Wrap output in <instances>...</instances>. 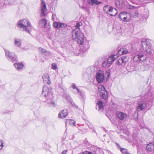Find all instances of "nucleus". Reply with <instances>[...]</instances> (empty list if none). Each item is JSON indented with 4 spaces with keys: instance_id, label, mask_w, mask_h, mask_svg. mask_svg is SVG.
<instances>
[{
    "instance_id": "nucleus-1",
    "label": "nucleus",
    "mask_w": 154,
    "mask_h": 154,
    "mask_svg": "<svg viewBox=\"0 0 154 154\" xmlns=\"http://www.w3.org/2000/svg\"><path fill=\"white\" fill-rule=\"evenodd\" d=\"M52 90L51 88L45 86L43 88L42 94L46 99V102L48 103L50 106L55 107L57 106V104L53 101L54 96Z\"/></svg>"
},
{
    "instance_id": "nucleus-2",
    "label": "nucleus",
    "mask_w": 154,
    "mask_h": 154,
    "mask_svg": "<svg viewBox=\"0 0 154 154\" xmlns=\"http://www.w3.org/2000/svg\"><path fill=\"white\" fill-rule=\"evenodd\" d=\"M17 26L20 29H22L23 31L30 34V30L32 28V25L28 20L23 19L20 20L17 24Z\"/></svg>"
},
{
    "instance_id": "nucleus-3",
    "label": "nucleus",
    "mask_w": 154,
    "mask_h": 154,
    "mask_svg": "<svg viewBox=\"0 0 154 154\" xmlns=\"http://www.w3.org/2000/svg\"><path fill=\"white\" fill-rule=\"evenodd\" d=\"M72 37L73 40H75L80 45H82L84 43V34L79 33L78 29H75L72 32Z\"/></svg>"
},
{
    "instance_id": "nucleus-4",
    "label": "nucleus",
    "mask_w": 154,
    "mask_h": 154,
    "mask_svg": "<svg viewBox=\"0 0 154 154\" xmlns=\"http://www.w3.org/2000/svg\"><path fill=\"white\" fill-rule=\"evenodd\" d=\"M152 41L150 39H143L141 41V45L143 50L149 54L151 53V46Z\"/></svg>"
},
{
    "instance_id": "nucleus-5",
    "label": "nucleus",
    "mask_w": 154,
    "mask_h": 154,
    "mask_svg": "<svg viewBox=\"0 0 154 154\" xmlns=\"http://www.w3.org/2000/svg\"><path fill=\"white\" fill-rule=\"evenodd\" d=\"M146 57L143 53L138 51L136 53L135 55L133 57L134 61L141 63L146 59Z\"/></svg>"
},
{
    "instance_id": "nucleus-6",
    "label": "nucleus",
    "mask_w": 154,
    "mask_h": 154,
    "mask_svg": "<svg viewBox=\"0 0 154 154\" xmlns=\"http://www.w3.org/2000/svg\"><path fill=\"white\" fill-rule=\"evenodd\" d=\"M147 103L143 100V98L140 97L137 103V110L140 112L143 110L147 106Z\"/></svg>"
},
{
    "instance_id": "nucleus-7",
    "label": "nucleus",
    "mask_w": 154,
    "mask_h": 154,
    "mask_svg": "<svg viewBox=\"0 0 154 154\" xmlns=\"http://www.w3.org/2000/svg\"><path fill=\"white\" fill-rule=\"evenodd\" d=\"M131 17L130 14L126 12H122L119 15V18L122 21L125 22L129 21Z\"/></svg>"
},
{
    "instance_id": "nucleus-8",
    "label": "nucleus",
    "mask_w": 154,
    "mask_h": 154,
    "mask_svg": "<svg viewBox=\"0 0 154 154\" xmlns=\"http://www.w3.org/2000/svg\"><path fill=\"white\" fill-rule=\"evenodd\" d=\"M5 55L7 58L9 60L14 63L17 61V57L14 53H11L8 50H5Z\"/></svg>"
},
{
    "instance_id": "nucleus-9",
    "label": "nucleus",
    "mask_w": 154,
    "mask_h": 154,
    "mask_svg": "<svg viewBox=\"0 0 154 154\" xmlns=\"http://www.w3.org/2000/svg\"><path fill=\"white\" fill-rule=\"evenodd\" d=\"M98 91L100 92L101 98L105 100L107 99L108 94L104 86L102 85H100L98 88Z\"/></svg>"
},
{
    "instance_id": "nucleus-10",
    "label": "nucleus",
    "mask_w": 154,
    "mask_h": 154,
    "mask_svg": "<svg viewBox=\"0 0 154 154\" xmlns=\"http://www.w3.org/2000/svg\"><path fill=\"white\" fill-rule=\"evenodd\" d=\"M96 76L97 80L99 83L103 81L104 79L103 72L102 70H98Z\"/></svg>"
},
{
    "instance_id": "nucleus-11",
    "label": "nucleus",
    "mask_w": 154,
    "mask_h": 154,
    "mask_svg": "<svg viewBox=\"0 0 154 154\" xmlns=\"http://www.w3.org/2000/svg\"><path fill=\"white\" fill-rule=\"evenodd\" d=\"M116 115L118 118L122 121L125 120L127 117L126 114L123 112L117 111Z\"/></svg>"
},
{
    "instance_id": "nucleus-12",
    "label": "nucleus",
    "mask_w": 154,
    "mask_h": 154,
    "mask_svg": "<svg viewBox=\"0 0 154 154\" xmlns=\"http://www.w3.org/2000/svg\"><path fill=\"white\" fill-rule=\"evenodd\" d=\"M129 57L127 56H124L120 58L117 61V64L118 65L122 64H125L128 61Z\"/></svg>"
},
{
    "instance_id": "nucleus-13",
    "label": "nucleus",
    "mask_w": 154,
    "mask_h": 154,
    "mask_svg": "<svg viewBox=\"0 0 154 154\" xmlns=\"http://www.w3.org/2000/svg\"><path fill=\"white\" fill-rule=\"evenodd\" d=\"M53 26L55 28L57 29H59L66 27L67 25L64 23H62L58 22H54L53 24Z\"/></svg>"
},
{
    "instance_id": "nucleus-14",
    "label": "nucleus",
    "mask_w": 154,
    "mask_h": 154,
    "mask_svg": "<svg viewBox=\"0 0 154 154\" xmlns=\"http://www.w3.org/2000/svg\"><path fill=\"white\" fill-rule=\"evenodd\" d=\"M108 13L111 16H116L118 14L116 9L110 6L108 10Z\"/></svg>"
},
{
    "instance_id": "nucleus-15",
    "label": "nucleus",
    "mask_w": 154,
    "mask_h": 154,
    "mask_svg": "<svg viewBox=\"0 0 154 154\" xmlns=\"http://www.w3.org/2000/svg\"><path fill=\"white\" fill-rule=\"evenodd\" d=\"M125 0H116L115 4L116 6L119 7L120 8H122L125 6Z\"/></svg>"
},
{
    "instance_id": "nucleus-16",
    "label": "nucleus",
    "mask_w": 154,
    "mask_h": 154,
    "mask_svg": "<svg viewBox=\"0 0 154 154\" xmlns=\"http://www.w3.org/2000/svg\"><path fill=\"white\" fill-rule=\"evenodd\" d=\"M42 78L44 82H45L48 84H50L51 82L48 74L47 73L44 74L42 76Z\"/></svg>"
},
{
    "instance_id": "nucleus-17",
    "label": "nucleus",
    "mask_w": 154,
    "mask_h": 154,
    "mask_svg": "<svg viewBox=\"0 0 154 154\" xmlns=\"http://www.w3.org/2000/svg\"><path fill=\"white\" fill-rule=\"evenodd\" d=\"M67 109H64L59 112L58 114V117L60 118L64 119L67 116Z\"/></svg>"
},
{
    "instance_id": "nucleus-18",
    "label": "nucleus",
    "mask_w": 154,
    "mask_h": 154,
    "mask_svg": "<svg viewBox=\"0 0 154 154\" xmlns=\"http://www.w3.org/2000/svg\"><path fill=\"white\" fill-rule=\"evenodd\" d=\"M117 55H113L109 57L107 60V63L109 64L113 63L118 57Z\"/></svg>"
},
{
    "instance_id": "nucleus-19",
    "label": "nucleus",
    "mask_w": 154,
    "mask_h": 154,
    "mask_svg": "<svg viewBox=\"0 0 154 154\" xmlns=\"http://www.w3.org/2000/svg\"><path fill=\"white\" fill-rule=\"evenodd\" d=\"M97 105L96 107L97 109L99 110L103 109V101L101 100H98L97 102Z\"/></svg>"
},
{
    "instance_id": "nucleus-20",
    "label": "nucleus",
    "mask_w": 154,
    "mask_h": 154,
    "mask_svg": "<svg viewBox=\"0 0 154 154\" xmlns=\"http://www.w3.org/2000/svg\"><path fill=\"white\" fill-rule=\"evenodd\" d=\"M146 149L149 151H154V141L153 143L148 144L146 146Z\"/></svg>"
},
{
    "instance_id": "nucleus-21",
    "label": "nucleus",
    "mask_w": 154,
    "mask_h": 154,
    "mask_svg": "<svg viewBox=\"0 0 154 154\" xmlns=\"http://www.w3.org/2000/svg\"><path fill=\"white\" fill-rule=\"evenodd\" d=\"M88 3L92 6H93L94 5H98L100 4L101 2L97 0H88Z\"/></svg>"
},
{
    "instance_id": "nucleus-22",
    "label": "nucleus",
    "mask_w": 154,
    "mask_h": 154,
    "mask_svg": "<svg viewBox=\"0 0 154 154\" xmlns=\"http://www.w3.org/2000/svg\"><path fill=\"white\" fill-rule=\"evenodd\" d=\"M39 26L42 28H45L47 24V20L45 18H43L39 22Z\"/></svg>"
},
{
    "instance_id": "nucleus-23",
    "label": "nucleus",
    "mask_w": 154,
    "mask_h": 154,
    "mask_svg": "<svg viewBox=\"0 0 154 154\" xmlns=\"http://www.w3.org/2000/svg\"><path fill=\"white\" fill-rule=\"evenodd\" d=\"M64 96L66 97V100L68 101H69L73 106L75 107H77V106H76L75 104L73 102L71 97L69 95H66H66H65Z\"/></svg>"
},
{
    "instance_id": "nucleus-24",
    "label": "nucleus",
    "mask_w": 154,
    "mask_h": 154,
    "mask_svg": "<svg viewBox=\"0 0 154 154\" xmlns=\"http://www.w3.org/2000/svg\"><path fill=\"white\" fill-rule=\"evenodd\" d=\"M66 126L72 125L75 126V122L73 119H67L66 122Z\"/></svg>"
},
{
    "instance_id": "nucleus-25",
    "label": "nucleus",
    "mask_w": 154,
    "mask_h": 154,
    "mask_svg": "<svg viewBox=\"0 0 154 154\" xmlns=\"http://www.w3.org/2000/svg\"><path fill=\"white\" fill-rule=\"evenodd\" d=\"M15 68L18 69H21L23 68V65L22 63H17L14 64Z\"/></svg>"
},
{
    "instance_id": "nucleus-26",
    "label": "nucleus",
    "mask_w": 154,
    "mask_h": 154,
    "mask_svg": "<svg viewBox=\"0 0 154 154\" xmlns=\"http://www.w3.org/2000/svg\"><path fill=\"white\" fill-rule=\"evenodd\" d=\"M21 44V41L20 39H14V44L15 46L20 47Z\"/></svg>"
},
{
    "instance_id": "nucleus-27",
    "label": "nucleus",
    "mask_w": 154,
    "mask_h": 154,
    "mask_svg": "<svg viewBox=\"0 0 154 154\" xmlns=\"http://www.w3.org/2000/svg\"><path fill=\"white\" fill-rule=\"evenodd\" d=\"M103 67L107 68L109 67L110 66V64L107 63V61L106 62V61H104L102 63Z\"/></svg>"
},
{
    "instance_id": "nucleus-28",
    "label": "nucleus",
    "mask_w": 154,
    "mask_h": 154,
    "mask_svg": "<svg viewBox=\"0 0 154 154\" xmlns=\"http://www.w3.org/2000/svg\"><path fill=\"white\" fill-rule=\"evenodd\" d=\"M128 53V51L126 49H122V51L121 50H119L118 51V54H121V53H122V54H125Z\"/></svg>"
},
{
    "instance_id": "nucleus-29",
    "label": "nucleus",
    "mask_w": 154,
    "mask_h": 154,
    "mask_svg": "<svg viewBox=\"0 0 154 154\" xmlns=\"http://www.w3.org/2000/svg\"><path fill=\"white\" fill-rule=\"evenodd\" d=\"M42 6L41 7V10L46 11L47 10V8L45 2L43 1L42 2Z\"/></svg>"
},
{
    "instance_id": "nucleus-30",
    "label": "nucleus",
    "mask_w": 154,
    "mask_h": 154,
    "mask_svg": "<svg viewBox=\"0 0 154 154\" xmlns=\"http://www.w3.org/2000/svg\"><path fill=\"white\" fill-rule=\"evenodd\" d=\"M120 150L123 154H130L128 152L127 150L126 149L120 147Z\"/></svg>"
},
{
    "instance_id": "nucleus-31",
    "label": "nucleus",
    "mask_w": 154,
    "mask_h": 154,
    "mask_svg": "<svg viewBox=\"0 0 154 154\" xmlns=\"http://www.w3.org/2000/svg\"><path fill=\"white\" fill-rule=\"evenodd\" d=\"M38 50H39V52H41L42 53H47L48 54H50V53L49 52H48L47 51H46L45 49H44L43 48H39Z\"/></svg>"
},
{
    "instance_id": "nucleus-32",
    "label": "nucleus",
    "mask_w": 154,
    "mask_h": 154,
    "mask_svg": "<svg viewBox=\"0 0 154 154\" xmlns=\"http://www.w3.org/2000/svg\"><path fill=\"white\" fill-rule=\"evenodd\" d=\"M82 25V23L81 22L77 23L76 25H75V27H76V29H78V31L79 32L80 29L79 27Z\"/></svg>"
},
{
    "instance_id": "nucleus-33",
    "label": "nucleus",
    "mask_w": 154,
    "mask_h": 154,
    "mask_svg": "<svg viewBox=\"0 0 154 154\" xmlns=\"http://www.w3.org/2000/svg\"><path fill=\"white\" fill-rule=\"evenodd\" d=\"M110 6L107 5L103 7V10L105 12L107 13H108V10L109 8H110Z\"/></svg>"
},
{
    "instance_id": "nucleus-34",
    "label": "nucleus",
    "mask_w": 154,
    "mask_h": 154,
    "mask_svg": "<svg viewBox=\"0 0 154 154\" xmlns=\"http://www.w3.org/2000/svg\"><path fill=\"white\" fill-rule=\"evenodd\" d=\"M139 15V14L138 11H135L133 13V17L134 18H136L137 17H138Z\"/></svg>"
},
{
    "instance_id": "nucleus-35",
    "label": "nucleus",
    "mask_w": 154,
    "mask_h": 154,
    "mask_svg": "<svg viewBox=\"0 0 154 154\" xmlns=\"http://www.w3.org/2000/svg\"><path fill=\"white\" fill-rule=\"evenodd\" d=\"M72 88L74 89H76L77 91V92H79V90L75 85V84L73 83L72 85Z\"/></svg>"
},
{
    "instance_id": "nucleus-36",
    "label": "nucleus",
    "mask_w": 154,
    "mask_h": 154,
    "mask_svg": "<svg viewBox=\"0 0 154 154\" xmlns=\"http://www.w3.org/2000/svg\"><path fill=\"white\" fill-rule=\"evenodd\" d=\"M52 68L54 70H56L57 69V66L56 64L54 63L52 64Z\"/></svg>"
},
{
    "instance_id": "nucleus-37",
    "label": "nucleus",
    "mask_w": 154,
    "mask_h": 154,
    "mask_svg": "<svg viewBox=\"0 0 154 154\" xmlns=\"http://www.w3.org/2000/svg\"><path fill=\"white\" fill-rule=\"evenodd\" d=\"M78 93H79L80 96H81L83 98H84L85 95L84 93L79 90V92H78Z\"/></svg>"
},
{
    "instance_id": "nucleus-38",
    "label": "nucleus",
    "mask_w": 154,
    "mask_h": 154,
    "mask_svg": "<svg viewBox=\"0 0 154 154\" xmlns=\"http://www.w3.org/2000/svg\"><path fill=\"white\" fill-rule=\"evenodd\" d=\"M46 11L44 10H41V16L42 17H44L45 15V11Z\"/></svg>"
},
{
    "instance_id": "nucleus-39",
    "label": "nucleus",
    "mask_w": 154,
    "mask_h": 154,
    "mask_svg": "<svg viewBox=\"0 0 154 154\" xmlns=\"http://www.w3.org/2000/svg\"><path fill=\"white\" fill-rule=\"evenodd\" d=\"M3 147L2 141L1 140H0V149H2Z\"/></svg>"
},
{
    "instance_id": "nucleus-40",
    "label": "nucleus",
    "mask_w": 154,
    "mask_h": 154,
    "mask_svg": "<svg viewBox=\"0 0 154 154\" xmlns=\"http://www.w3.org/2000/svg\"><path fill=\"white\" fill-rule=\"evenodd\" d=\"M129 8L131 10L135 8V7L133 6H132V5H129Z\"/></svg>"
},
{
    "instance_id": "nucleus-41",
    "label": "nucleus",
    "mask_w": 154,
    "mask_h": 154,
    "mask_svg": "<svg viewBox=\"0 0 154 154\" xmlns=\"http://www.w3.org/2000/svg\"><path fill=\"white\" fill-rule=\"evenodd\" d=\"M67 152V150H65L63 151L62 154H66Z\"/></svg>"
},
{
    "instance_id": "nucleus-42",
    "label": "nucleus",
    "mask_w": 154,
    "mask_h": 154,
    "mask_svg": "<svg viewBox=\"0 0 154 154\" xmlns=\"http://www.w3.org/2000/svg\"><path fill=\"white\" fill-rule=\"evenodd\" d=\"M116 144L117 145V146H118L119 147V148H120V147H121L120 146L119 144V143H116Z\"/></svg>"
},
{
    "instance_id": "nucleus-43",
    "label": "nucleus",
    "mask_w": 154,
    "mask_h": 154,
    "mask_svg": "<svg viewBox=\"0 0 154 154\" xmlns=\"http://www.w3.org/2000/svg\"><path fill=\"white\" fill-rule=\"evenodd\" d=\"M87 48L85 49V50L84 51H86L88 49V45H87Z\"/></svg>"
},
{
    "instance_id": "nucleus-44",
    "label": "nucleus",
    "mask_w": 154,
    "mask_h": 154,
    "mask_svg": "<svg viewBox=\"0 0 154 154\" xmlns=\"http://www.w3.org/2000/svg\"><path fill=\"white\" fill-rule=\"evenodd\" d=\"M115 13H116L115 11H112V12H111V14H114Z\"/></svg>"
},
{
    "instance_id": "nucleus-45",
    "label": "nucleus",
    "mask_w": 154,
    "mask_h": 154,
    "mask_svg": "<svg viewBox=\"0 0 154 154\" xmlns=\"http://www.w3.org/2000/svg\"><path fill=\"white\" fill-rule=\"evenodd\" d=\"M138 114H137V119L136 120H138Z\"/></svg>"
}]
</instances>
